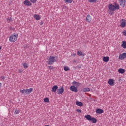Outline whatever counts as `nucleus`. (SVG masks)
Segmentation results:
<instances>
[{"label": "nucleus", "instance_id": "obj_1", "mask_svg": "<svg viewBox=\"0 0 126 126\" xmlns=\"http://www.w3.org/2000/svg\"><path fill=\"white\" fill-rule=\"evenodd\" d=\"M108 8L109 9V14L110 15H113V14H114V12L113 11H115L117 9H120V5L118 4L114 5L112 4H109L108 5Z\"/></svg>", "mask_w": 126, "mask_h": 126}, {"label": "nucleus", "instance_id": "obj_37", "mask_svg": "<svg viewBox=\"0 0 126 126\" xmlns=\"http://www.w3.org/2000/svg\"><path fill=\"white\" fill-rule=\"evenodd\" d=\"M1 78L2 79H4V76H1Z\"/></svg>", "mask_w": 126, "mask_h": 126}, {"label": "nucleus", "instance_id": "obj_18", "mask_svg": "<svg viewBox=\"0 0 126 126\" xmlns=\"http://www.w3.org/2000/svg\"><path fill=\"white\" fill-rule=\"evenodd\" d=\"M110 60V58L109 57H103V61L104 62V63H108V61Z\"/></svg>", "mask_w": 126, "mask_h": 126}, {"label": "nucleus", "instance_id": "obj_5", "mask_svg": "<svg viewBox=\"0 0 126 126\" xmlns=\"http://www.w3.org/2000/svg\"><path fill=\"white\" fill-rule=\"evenodd\" d=\"M55 58L54 56H50L47 58V63L48 64H53L56 62Z\"/></svg>", "mask_w": 126, "mask_h": 126}, {"label": "nucleus", "instance_id": "obj_16", "mask_svg": "<svg viewBox=\"0 0 126 126\" xmlns=\"http://www.w3.org/2000/svg\"><path fill=\"white\" fill-rule=\"evenodd\" d=\"M33 17L36 20H40L41 19V16L38 14H34Z\"/></svg>", "mask_w": 126, "mask_h": 126}, {"label": "nucleus", "instance_id": "obj_21", "mask_svg": "<svg viewBox=\"0 0 126 126\" xmlns=\"http://www.w3.org/2000/svg\"><path fill=\"white\" fill-rule=\"evenodd\" d=\"M72 84L73 85H75V86H77V87L80 86V85H81V83L77 82L76 81L73 82Z\"/></svg>", "mask_w": 126, "mask_h": 126}, {"label": "nucleus", "instance_id": "obj_8", "mask_svg": "<svg viewBox=\"0 0 126 126\" xmlns=\"http://www.w3.org/2000/svg\"><path fill=\"white\" fill-rule=\"evenodd\" d=\"M24 4L27 6H31V5H32V3L30 1H29V0H25L24 1Z\"/></svg>", "mask_w": 126, "mask_h": 126}, {"label": "nucleus", "instance_id": "obj_15", "mask_svg": "<svg viewBox=\"0 0 126 126\" xmlns=\"http://www.w3.org/2000/svg\"><path fill=\"white\" fill-rule=\"evenodd\" d=\"M58 88H59V87H58V86L57 85H55L54 86L51 90L52 92H56V91H57V90H58Z\"/></svg>", "mask_w": 126, "mask_h": 126}, {"label": "nucleus", "instance_id": "obj_28", "mask_svg": "<svg viewBox=\"0 0 126 126\" xmlns=\"http://www.w3.org/2000/svg\"><path fill=\"white\" fill-rule=\"evenodd\" d=\"M23 66L25 68H28V64H27V63H24L23 64Z\"/></svg>", "mask_w": 126, "mask_h": 126}, {"label": "nucleus", "instance_id": "obj_39", "mask_svg": "<svg viewBox=\"0 0 126 126\" xmlns=\"http://www.w3.org/2000/svg\"><path fill=\"white\" fill-rule=\"evenodd\" d=\"M0 50H1V47L0 46Z\"/></svg>", "mask_w": 126, "mask_h": 126}, {"label": "nucleus", "instance_id": "obj_30", "mask_svg": "<svg viewBox=\"0 0 126 126\" xmlns=\"http://www.w3.org/2000/svg\"><path fill=\"white\" fill-rule=\"evenodd\" d=\"M18 71H19V73H21L23 72V70H22V69H19Z\"/></svg>", "mask_w": 126, "mask_h": 126}, {"label": "nucleus", "instance_id": "obj_34", "mask_svg": "<svg viewBox=\"0 0 126 126\" xmlns=\"http://www.w3.org/2000/svg\"><path fill=\"white\" fill-rule=\"evenodd\" d=\"M72 57H75L76 56V53H73L71 55Z\"/></svg>", "mask_w": 126, "mask_h": 126}, {"label": "nucleus", "instance_id": "obj_17", "mask_svg": "<svg viewBox=\"0 0 126 126\" xmlns=\"http://www.w3.org/2000/svg\"><path fill=\"white\" fill-rule=\"evenodd\" d=\"M82 92H90V89L89 88H84L82 89Z\"/></svg>", "mask_w": 126, "mask_h": 126}, {"label": "nucleus", "instance_id": "obj_4", "mask_svg": "<svg viewBox=\"0 0 126 126\" xmlns=\"http://www.w3.org/2000/svg\"><path fill=\"white\" fill-rule=\"evenodd\" d=\"M85 118H86L88 121L92 122L93 124H96L97 123V119L94 118V117H91L90 115L85 116Z\"/></svg>", "mask_w": 126, "mask_h": 126}, {"label": "nucleus", "instance_id": "obj_12", "mask_svg": "<svg viewBox=\"0 0 126 126\" xmlns=\"http://www.w3.org/2000/svg\"><path fill=\"white\" fill-rule=\"evenodd\" d=\"M92 20V17L90 16V15L89 14L87 15L86 17V21L87 22H89V23H90Z\"/></svg>", "mask_w": 126, "mask_h": 126}, {"label": "nucleus", "instance_id": "obj_23", "mask_svg": "<svg viewBox=\"0 0 126 126\" xmlns=\"http://www.w3.org/2000/svg\"><path fill=\"white\" fill-rule=\"evenodd\" d=\"M77 55L79 56V57H84L85 55L82 53V51H78Z\"/></svg>", "mask_w": 126, "mask_h": 126}, {"label": "nucleus", "instance_id": "obj_35", "mask_svg": "<svg viewBox=\"0 0 126 126\" xmlns=\"http://www.w3.org/2000/svg\"><path fill=\"white\" fill-rule=\"evenodd\" d=\"M76 111L78 112V113H81V110L80 109H77Z\"/></svg>", "mask_w": 126, "mask_h": 126}, {"label": "nucleus", "instance_id": "obj_31", "mask_svg": "<svg viewBox=\"0 0 126 126\" xmlns=\"http://www.w3.org/2000/svg\"><path fill=\"white\" fill-rule=\"evenodd\" d=\"M30 1H31V2H32V3H35L36 2V1H37V0H30Z\"/></svg>", "mask_w": 126, "mask_h": 126}, {"label": "nucleus", "instance_id": "obj_24", "mask_svg": "<svg viewBox=\"0 0 126 126\" xmlns=\"http://www.w3.org/2000/svg\"><path fill=\"white\" fill-rule=\"evenodd\" d=\"M70 68L68 66H64V70H65V71H68V70H70Z\"/></svg>", "mask_w": 126, "mask_h": 126}, {"label": "nucleus", "instance_id": "obj_19", "mask_svg": "<svg viewBox=\"0 0 126 126\" xmlns=\"http://www.w3.org/2000/svg\"><path fill=\"white\" fill-rule=\"evenodd\" d=\"M118 72L119 73H121L122 74H123V73H125V72H126V70L123 68H119L118 69Z\"/></svg>", "mask_w": 126, "mask_h": 126}, {"label": "nucleus", "instance_id": "obj_25", "mask_svg": "<svg viewBox=\"0 0 126 126\" xmlns=\"http://www.w3.org/2000/svg\"><path fill=\"white\" fill-rule=\"evenodd\" d=\"M44 102L45 103H49L50 102V100L49 99V98L46 97L44 98Z\"/></svg>", "mask_w": 126, "mask_h": 126}, {"label": "nucleus", "instance_id": "obj_10", "mask_svg": "<svg viewBox=\"0 0 126 126\" xmlns=\"http://www.w3.org/2000/svg\"><path fill=\"white\" fill-rule=\"evenodd\" d=\"M126 58V53H124L122 54H121L119 57V60H125V59Z\"/></svg>", "mask_w": 126, "mask_h": 126}, {"label": "nucleus", "instance_id": "obj_33", "mask_svg": "<svg viewBox=\"0 0 126 126\" xmlns=\"http://www.w3.org/2000/svg\"><path fill=\"white\" fill-rule=\"evenodd\" d=\"M122 33L124 36H126V31H123Z\"/></svg>", "mask_w": 126, "mask_h": 126}, {"label": "nucleus", "instance_id": "obj_36", "mask_svg": "<svg viewBox=\"0 0 126 126\" xmlns=\"http://www.w3.org/2000/svg\"><path fill=\"white\" fill-rule=\"evenodd\" d=\"M48 68H49V69H53V66H48Z\"/></svg>", "mask_w": 126, "mask_h": 126}, {"label": "nucleus", "instance_id": "obj_38", "mask_svg": "<svg viewBox=\"0 0 126 126\" xmlns=\"http://www.w3.org/2000/svg\"><path fill=\"white\" fill-rule=\"evenodd\" d=\"M1 83H0V87H1Z\"/></svg>", "mask_w": 126, "mask_h": 126}, {"label": "nucleus", "instance_id": "obj_3", "mask_svg": "<svg viewBox=\"0 0 126 126\" xmlns=\"http://www.w3.org/2000/svg\"><path fill=\"white\" fill-rule=\"evenodd\" d=\"M33 91V88H30L28 89L20 90V92L22 93L23 95H27L30 94Z\"/></svg>", "mask_w": 126, "mask_h": 126}, {"label": "nucleus", "instance_id": "obj_26", "mask_svg": "<svg viewBox=\"0 0 126 126\" xmlns=\"http://www.w3.org/2000/svg\"><path fill=\"white\" fill-rule=\"evenodd\" d=\"M7 22H8V23H9V22H11V21H12V17H8L7 19Z\"/></svg>", "mask_w": 126, "mask_h": 126}, {"label": "nucleus", "instance_id": "obj_20", "mask_svg": "<svg viewBox=\"0 0 126 126\" xmlns=\"http://www.w3.org/2000/svg\"><path fill=\"white\" fill-rule=\"evenodd\" d=\"M121 47L123 48V49H126V41H122V44L121 45Z\"/></svg>", "mask_w": 126, "mask_h": 126}, {"label": "nucleus", "instance_id": "obj_7", "mask_svg": "<svg viewBox=\"0 0 126 126\" xmlns=\"http://www.w3.org/2000/svg\"><path fill=\"white\" fill-rule=\"evenodd\" d=\"M108 83L110 85V86H114V85H115V80L113 79H109L108 81Z\"/></svg>", "mask_w": 126, "mask_h": 126}, {"label": "nucleus", "instance_id": "obj_29", "mask_svg": "<svg viewBox=\"0 0 126 126\" xmlns=\"http://www.w3.org/2000/svg\"><path fill=\"white\" fill-rule=\"evenodd\" d=\"M89 2H96L98 0H88Z\"/></svg>", "mask_w": 126, "mask_h": 126}, {"label": "nucleus", "instance_id": "obj_11", "mask_svg": "<svg viewBox=\"0 0 126 126\" xmlns=\"http://www.w3.org/2000/svg\"><path fill=\"white\" fill-rule=\"evenodd\" d=\"M119 4L121 6L125 7L126 5V0H119Z\"/></svg>", "mask_w": 126, "mask_h": 126}, {"label": "nucleus", "instance_id": "obj_9", "mask_svg": "<svg viewBox=\"0 0 126 126\" xmlns=\"http://www.w3.org/2000/svg\"><path fill=\"white\" fill-rule=\"evenodd\" d=\"M64 91V89L63 87H62L60 89H57V94H63V92Z\"/></svg>", "mask_w": 126, "mask_h": 126}, {"label": "nucleus", "instance_id": "obj_13", "mask_svg": "<svg viewBox=\"0 0 126 126\" xmlns=\"http://www.w3.org/2000/svg\"><path fill=\"white\" fill-rule=\"evenodd\" d=\"M70 90L73 92H77V88L75 87L74 86H72L70 87Z\"/></svg>", "mask_w": 126, "mask_h": 126}, {"label": "nucleus", "instance_id": "obj_6", "mask_svg": "<svg viewBox=\"0 0 126 126\" xmlns=\"http://www.w3.org/2000/svg\"><path fill=\"white\" fill-rule=\"evenodd\" d=\"M120 22V27H122V28H125L126 25V20L125 19H122Z\"/></svg>", "mask_w": 126, "mask_h": 126}, {"label": "nucleus", "instance_id": "obj_14", "mask_svg": "<svg viewBox=\"0 0 126 126\" xmlns=\"http://www.w3.org/2000/svg\"><path fill=\"white\" fill-rule=\"evenodd\" d=\"M95 112L96 113V114H103V113H104V111L101 109V108H97L96 111Z\"/></svg>", "mask_w": 126, "mask_h": 126}, {"label": "nucleus", "instance_id": "obj_22", "mask_svg": "<svg viewBox=\"0 0 126 126\" xmlns=\"http://www.w3.org/2000/svg\"><path fill=\"white\" fill-rule=\"evenodd\" d=\"M76 105H77V106H79V107H82V106H83V103L81 102L76 101Z\"/></svg>", "mask_w": 126, "mask_h": 126}, {"label": "nucleus", "instance_id": "obj_2", "mask_svg": "<svg viewBox=\"0 0 126 126\" xmlns=\"http://www.w3.org/2000/svg\"><path fill=\"white\" fill-rule=\"evenodd\" d=\"M17 38H18V34L16 33H13L9 37V42L14 43L17 41Z\"/></svg>", "mask_w": 126, "mask_h": 126}, {"label": "nucleus", "instance_id": "obj_27", "mask_svg": "<svg viewBox=\"0 0 126 126\" xmlns=\"http://www.w3.org/2000/svg\"><path fill=\"white\" fill-rule=\"evenodd\" d=\"M65 2H67L68 3H71L72 2V0H64Z\"/></svg>", "mask_w": 126, "mask_h": 126}, {"label": "nucleus", "instance_id": "obj_32", "mask_svg": "<svg viewBox=\"0 0 126 126\" xmlns=\"http://www.w3.org/2000/svg\"><path fill=\"white\" fill-rule=\"evenodd\" d=\"M15 114H19V111L18 110H16L15 111Z\"/></svg>", "mask_w": 126, "mask_h": 126}]
</instances>
